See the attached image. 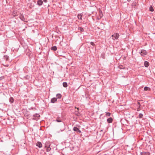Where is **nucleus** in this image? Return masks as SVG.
Wrapping results in <instances>:
<instances>
[{
  "label": "nucleus",
  "mask_w": 155,
  "mask_h": 155,
  "mask_svg": "<svg viewBox=\"0 0 155 155\" xmlns=\"http://www.w3.org/2000/svg\"><path fill=\"white\" fill-rule=\"evenodd\" d=\"M33 117L34 118H32L33 120H36V117H40V115L38 114H35L33 115Z\"/></svg>",
  "instance_id": "4"
},
{
  "label": "nucleus",
  "mask_w": 155,
  "mask_h": 155,
  "mask_svg": "<svg viewBox=\"0 0 155 155\" xmlns=\"http://www.w3.org/2000/svg\"><path fill=\"white\" fill-rule=\"evenodd\" d=\"M106 117H109L111 115V113L109 112H106Z\"/></svg>",
  "instance_id": "25"
},
{
  "label": "nucleus",
  "mask_w": 155,
  "mask_h": 155,
  "mask_svg": "<svg viewBox=\"0 0 155 155\" xmlns=\"http://www.w3.org/2000/svg\"><path fill=\"white\" fill-rule=\"evenodd\" d=\"M132 6L134 7V8L136 6V3L135 2H134L132 4Z\"/></svg>",
  "instance_id": "24"
},
{
  "label": "nucleus",
  "mask_w": 155,
  "mask_h": 155,
  "mask_svg": "<svg viewBox=\"0 0 155 155\" xmlns=\"http://www.w3.org/2000/svg\"><path fill=\"white\" fill-rule=\"evenodd\" d=\"M101 14H100V16L102 17V16H103V14H102V12L101 11Z\"/></svg>",
  "instance_id": "32"
},
{
  "label": "nucleus",
  "mask_w": 155,
  "mask_h": 155,
  "mask_svg": "<svg viewBox=\"0 0 155 155\" xmlns=\"http://www.w3.org/2000/svg\"><path fill=\"white\" fill-rule=\"evenodd\" d=\"M75 108H77V109L78 110H79V109L78 108H77L76 107H75ZM75 114L76 115H77V116H79V113L78 112V110L75 111Z\"/></svg>",
  "instance_id": "18"
},
{
  "label": "nucleus",
  "mask_w": 155,
  "mask_h": 155,
  "mask_svg": "<svg viewBox=\"0 0 155 155\" xmlns=\"http://www.w3.org/2000/svg\"><path fill=\"white\" fill-rule=\"evenodd\" d=\"M57 101V98L54 97L52 98L51 100V102L52 103H54L55 102Z\"/></svg>",
  "instance_id": "11"
},
{
  "label": "nucleus",
  "mask_w": 155,
  "mask_h": 155,
  "mask_svg": "<svg viewBox=\"0 0 155 155\" xmlns=\"http://www.w3.org/2000/svg\"><path fill=\"white\" fill-rule=\"evenodd\" d=\"M55 121L58 122H62V120L61 119L60 117H58L55 120Z\"/></svg>",
  "instance_id": "12"
},
{
  "label": "nucleus",
  "mask_w": 155,
  "mask_h": 155,
  "mask_svg": "<svg viewBox=\"0 0 155 155\" xmlns=\"http://www.w3.org/2000/svg\"><path fill=\"white\" fill-rule=\"evenodd\" d=\"M131 0H127V1H128V2H129Z\"/></svg>",
  "instance_id": "34"
},
{
  "label": "nucleus",
  "mask_w": 155,
  "mask_h": 155,
  "mask_svg": "<svg viewBox=\"0 0 155 155\" xmlns=\"http://www.w3.org/2000/svg\"><path fill=\"white\" fill-rule=\"evenodd\" d=\"M144 65L145 67H147L149 65V63L148 61H145L144 62Z\"/></svg>",
  "instance_id": "13"
},
{
  "label": "nucleus",
  "mask_w": 155,
  "mask_h": 155,
  "mask_svg": "<svg viewBox=\"0 0 155 155\" xmlns=\"http://www.w3.org/2000/svg\"><path fill=\"white\" fill-rule=\"evenodd\" d=\"M4 57L5 58V59H6V61L8 60V58H9V57L8 55H5V56H4Z\"/></svg>",
  "instance_id": "28"
},
{
  "label": "nucleus",
  "mask_w": 155,
  "mask_h": 155,
  "mask_svg": "<svg viewBox=\"0 0 155 155\" xmlns=\"http://www.w3.org/2000/svg\"><path fill=\"white\" fill-rule=\"evenodd\" d=\"M149 9L150 11L151 12H153L154 11V9L151 6L150 7Z\"/></svg>",
  "instance_id": "27"
},
{
  "label": "nucleus",
  "mask_w": 155,
  "mask_h": 155,
  "mask_svg": "<svg viewBox=\"0 0 155 155\" xmlns=\"http://www.w3.org/2000/svg\"><path fill=\"white\" fill-rule=\"evenodd\" d=\"M119 67V68L120 69H124V67L122 65H120Z\"/></svg>",
  "instance_id": "29"
},
{
  "label": "nucleus",
  "mask_w": 155,
  "mask_h": 155,
  "mask_svg": "<svg viewBox=\"0 0 155 155\" xmlns=\"http://www.w3.org/2000/svg\"><path fill=\"white\" fill-rule=\"evenodd\" d=\"M48 145H47L46 144H45V147H47L46 149V151L47 152H49V151L51 149V148L48 145Z\"/></svg>",
  "instance_id": "10"
},
{
  "label": "nucleus",
  "mask_w": 155,
  "mask_h": 155,
  "mask_svg": "<svg viewBox=\"0 0 155 155\" xmlns=\"http://www.w3.org/2000/svg\"><path fill=\"white\" fill-rule=\"evenodd\" d=\"M73 130L74 131H76L79 133H81V131L76 127H74L73 128Z\"/></svg>",
  "instance_id": "3"
},
{
  "label": "nucleus",
  "mask_w": 155,
  "mask_h": 155,
  "mask_svg": "<svg viewBox=\"0 0 155 155\" xmlns=\"http://www.w3.org/2000/svg\"><path fill=\"white\" fill-rule=\"evenodd\" d=\"M91 44L92 46H94L95 45L94 44L93 42H91L90 43Z\"/></svg>",
  "instance_id": "30"
},
{
  "label": "nucleus",
  "mask_w": 155,
  "mask_h": 155,
  "mask_svg": "<svg viewBox=\"0 0 155 155\" xmlns=\"http://www.w3.org/2000/svg\"><path fill=\"white\" fill-rule=\"evenodd\" d=\"M63 85L64 87H66L68 86L67 83L66 82H64L63 83Z\"/></svg>",
  "instance_id": "20"
},
{
  "label": "nucleus",
  "mask_w": 155,
  "mask_h": 155,
  "mask_svg": "<svg viewBox=\"0 0 155 155\" xmlns=\"http://www.w3.org/2000/svg\"><path fill=\"white\" fill-rule=\"evenodd\" d=\"M43 3V2L41 0H38L37 1V5L39 6L41 5Z\"/></svg>",
  "instance_id": "7"
},
{
  "label": "nucleus",
  "mask_w": 155,
  "mask_h": 155,
  "mask_svg": "<svg viewBox=\"0 0 155 155\" xmlns=\"http://www.w3.org/2000/svg\"><path fill=\"white\" fill-rule=\"evenodd\" d=\"M57 49V47L55 46L52 47L51 48V50L53 51H56Z\"/></svg>",
  "instance_id": "17"
},
{
  "label": "nucleus",
  "mask_w": 155,
  "mask_h": 155,
  "mask_svg": "<svg viewBox=\"0 0 155 155\" xmlns=\"http://www.w3.org/2000/svg\"><path fill=\"white\" fill-rule=\"evenodd\" d=\"M30 77L28 75H26L25 76L23 77V79L25 80H28L29 78Z\"/></svg>",
  "instance_id": "22"
},
{
  "label": "nucleus",
  "mask_w": 155,
  "mask_h": 155,
  "mask_svg": "<svg viewBox=\"0 0 155 155\" xmlns=\"http://www.w3.org/2000/svg\"><path fill=\"white\" fill-rule=\"evenodd\" d=\"M113 121V119L111 117H110L107 118V121L109 123H112Z\"/></svg>",
  "instance_id": "6"
},
{
  "label": "nucleus",
  "mask_w": 155,
  "mask_h": 155,
  "mask_svg": "<svg viewBox=\"0 0 155 155\" xmlns=\"http://www.w3.org/2000/svg\"><path fill=\"white\" fill-rule=\"evenodd\" d=\"M139 108H140V107H138V108H137V111H139Z\"/></svg>",
  "instance_id": "33"
},
{
  "label": "nucleus",
  "mask_w": 155,
  "mask_h": 155,
  "mask_svg": "<svg viewBox=\"0 0 155 155\" xmlns=\"http://www.w3.org/2000/svg\"><path fill=\"white\" fill-rule=\"evenodd\" d=\"M17 12L16 11H13L12 12V14L14 17H15L17 15Z\"/></svg>",
  "instance_id": "19"
},
{
  "label": "nucleus",
  "mask_w": 155,
  "mask_h": 155,
  "mask_svg": "<svg viewBox=\"0 0 155 155\" xmlns=\"http://www.w3.org/2000/svg\"><path fill=\"white\" fill-rule=\"evenodd\" d=\"M101 131H103V130H101Z\"/></svg>",
  "instance_id": "35"
},
{
  "label": "nucleus",
  "mask_w": 155,
  "mask_h": 155,
  "mask_svg": "<svg viewBox=\"0 0 155 155\" xmlns=\"http://www.w3.org/2000/svg\"><path fill=\"white\" fill-rule=\"evenodd\" d=\"M82 15L81 14H79L78 15V17L79 19L82 20Z\"/></svg>",
  "instance_id": "14"
},
{
  "label": "nucleus",
  "mask_w": 155,
  "mask_h": 155,
  "mask_svg": "<svg viewBox=\"0 0 155 155\" xmlns=\"http://www.w3.org/2000/svg\"><path fill=\"white\" fill-rule=\"evenodd\" d=\"M144 90L145 91L150 90V88L147 87L146 86L144 87Z\"/></svg>",
  "instance_id": "23"
},
{
  "label": "nucleus",
  "mask_w": 155,
  "mask_h": 155,
  "mask_svg": "<svg viewBox=\"0 0 155 155\" xmlns=\"http://www.w3.org/2000/svg\"><path fill=\"white\" fill-rule=\"evenodd\" d=\"M111 37H112V39L115 40V39H117L119 37V35L117 33H114L113 35H112Z\"/></svg>",
  "instance_id": "2"
},
{
  "label": "nucleus",
  "mask_w": 155,
  "mask_h": 155,
  "mask_svg": "<svg viewBox=\"0 0 155 155\" xmlns=\"http://www.w3.org/2000/svg\"><path fill=\"white\" fill-rule=\"evenodd\" d=\"M143 116V114L141 113H140L138 116V117L139 118H141Z\"/></svg>",
  "instance_id": "26"
},
{
  "label": "nucleus",
  "mask_w": 155,
  "mask_h": 155,
  "mask_svg": "<svg viewBox=\"0 0 155 155\" xmlns=\"http://www.w3.org/2000/svg\"><path fill=\"white\" fill-rule=\"evenodd\" d=\"M36 145L38 146L39 148H41L42 147V144L40 142H38L36 144Z\"/></svg>",
  "instance_id": "8"
},
{
  "label": "nucleus",
  "mask_w": 155,
  "mask_h": 155,
  "mask_svg": "<svg viewBox=\"0 0 155 155\" xmlns=\"http://www.w3.org/2000/svg\"><path fill=\"white\" fill-rule=\"evenodd\" d=\"M14 99L12 97H11L9 99V102L11 103H12L14 102Z\"/></svg>",
  "instance_id": "15"
},
{
  "label": "nucleus",
  "mask_w": 155,
  "mask_h": 155,
  "mask_svg": "<svg viewBox=\"0 0 155 155\" xmlns=\"http://www.w3.org/2000/svg\"><path fill=\"white\" fill-rule=\"evenodd\" d=\"M19 17L20 19L22 21H25V18H24V15L20 13L19 16Z\"/></svg>",
  "instance_id": "5"
},
{
  "label": "nucleus",
  "mask_w": 155,
  "mask_h": 155,
  "mask_svg": "<svg viewBox=\"0 0 155 155\" xmlns=\"http://www.w3.org/2000/svg\"><path fill=\"white\" fill-rule=\"evenodd\" d=\"M137 104H138V107H140V106H141V105H140V103L139 102H138L137 103Z\"/></svg>",
  "instance_id": "31"
},
{
  "label": "nucleus",
  "mask_w": 155,
  "mask_h": 155,
  "mask_svg": "<svg viewBox=\"0 0 155 155\" xmlns=\"http://www.w3.org/2000/svg\"><path fill=\"white\" fill-rule=\"evenodd\" d=\"M141 155H150V153L148 152H143L141 153Z\"/></svg>",
  "instance_id": "9"
},
{
  "label": "nucleus",
  "mask_w": 155,
  "mask_h": 155,
  "mask_svg": "<svg viewBox=\"0 0 155 155\" xmlns=\"http://www.w3.org/2000/svg\"><path fill=\"white\" fill-rule=\"evenodd\" d=\"M61 95L60 94H56V97L58 98H61Z\"/></svg>",
  "instance_id": "16"
},
{
  "label": "nucleus",
  "mask_w": 155,
  "mask_h": 155,
  "mask_svg": "<svg viewBox=\"0 0 155 155\" xmlns=\"http://www.w3.org/2000/svg\"><path fill=\"white\" fill-rule=\"evenodd\" d=\"M140 54L143 57H144L147 54V51L144 49H142L141 50V51L139 52Z\"/></svg>",
  "instance_id": "1"
},
{
  "label": "nucleus",
  "mask_w": 155,
  "mask_h": 155,
  "mask_svg": "<svg viewBox=\"0 0 155 155\" xmlns=\"http://www.w3.org/2000/svg\"><path fill=\"white\" fill-rule=\"evenodd\" d=\"M78 30L81 31V32H83L84 31V29L81 27H79L78 28Z\"/></svg>",
  "instance_id": "21"
}]
</instances>
